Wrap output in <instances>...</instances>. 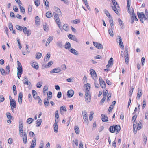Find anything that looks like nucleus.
Returning a JSON list of instances; mask_svg holds the SVG:
<instances>
[{
	"mask_svg": "<svg viewBox=\"0 0 148 148\" xmlns=\"http://www.w3.org/2000/svg\"><path fill=\"white\" fill-rule=\"evenodd\" d=\"M121 129V127L119 125H114L110 126L109 128V131L111 133H119Z\"/></svg>",
	"mask_w": 148,
	"mask_h": 148,
	"instance_id": "1",
	"label": "nucleus"
},
{
	"mask_svg": "<svg viewBox=\"0 0 148 148\" xmlns=\"http://www.w3.org/2000/svg\"><path fill=\"white\" fill-rule=\"evenodd\" d=\"M137 15L140 21L142 23L144 22V20H147L148 22V15H146L144 14L143 12H142L140 13L138 12Z\"/></svg>",
	"mask_w": 148,
	"mask_h": 148,
	"instance_id": "2",
	"label": "nucleus"
},
{
	"mask_svg": "<svg viewBox=\"0 0 148 148\" xmlns=\"http://www.w3.org/2000/svg\"><path fill=\"white\" fill-rule=\"evenodd\" d=\"M129 13L130 14H131L132 15L131 17V24L133 23L134 20L136 21H138V19L137 18L136 16L135 15L134 11L133 8L132 10V12L129 11Z\"/></svg>",
	"mask_w": 148,
	"mask_h": 148,
	"instance_id": "3",
	"label": "nucleus"
},
{
	"mask_svg": "<svg viewBox=\"0 0 148 148\" xmlns=\"http://www.w3.org/2000/svg\"><path fill=\"white\" fill-rule=\"evenodd\" d=\"M82 114L85 123L88 125V124L89 121L88 120V114L86 111H83L82 112Z\"/></svg>",
	"mask_w": 148,
	"mask_h": 148,
	"instance_id": "4",
	"label": "nucleus"
},
{
	"mask_svg": "<svg viewBox=\"0 0 148 148\" xmlns=\"http://www.w3.org/2000/svg\"><path fill=\"white\" fill-rule=\"evenodd\" d=\"M85 101L87 103L90 102L91 96L90 92L85 93Z\"/></svg>",
	"mask_w": 148,
	"mask_h": 148,
	"instance_id": "5",
	"label": "nucleus"
},
{
	"mask_svg": "<svg viewBox=\"0 0 148 148\" xmlns=\"http://www.w3.org/2000/svg\"><path fill=\"white\" fill-rule=\"evenodd\" d=\"M90 71V74L93 79L94 80H96L97 79V77L95 71L93 69H91Z\"/></svg>",
	"mask_w": 148,
	"mask_h": 148,
	"instance_id": "6",
	"label": "nucleus"
},
{
	"mask_svg": "<svg viewBox=\"0 0 148 148\" xmlns=\"http://www.w3.org/2000/svg\"><path fill=\"white\" fill-rule=\"evenodd\" d=\"M58 120L55 119V122L53 124V129L55 133H57L58 131Z\"/></svg>",
	"mask_w": 148,
	"mask_h": 148,
	"instance_id": "7",
	"label": "nucleus"
},
{
	"mask_svg": "<svg viewBox=\"0 0 148 148\" xmlns=\"http://www.w3.org/2000/svg\"><path fill=\"white\" fill-rule=\"evenodd\" d=\"M112 8L113 10L117 14V15H119V13L118 10V8H119V6L118 4L115 5L114 6H112Z\"/></svg>",
	"mask_w": 148,
	"mask_h": 148,
	"instance_id": "8",
	"label": "nucleus"
},
{
	"mask_svg": "<svg viewBox=\"0 0 148 148\" xmlns=\"http://www.w3.org/2000/svg\"><path fill=\"white\" fill-rule=\"evenodd\" d=\"M93 43L94 46L96 48L99 49H102L103 48V46L102 45L97 42H93Z\"/></svg>",
	"mask_w": 148,
	"mask_h": 148,
	"instance_id": "9",
	"label": "nucleus"
},
{
	"mask_svg": "<svg viewBox=\"0 0 148 148\" xmlns=\"http://www.w3.org/2000/svg\"><path fill=\"white\" fill-rule=\"evenodd\" d=\"M23 30L24 34H27V36H29L31 35V30H28L26 27H24V28L23 29Z\"/></svg>",
	"mask_w": 148,
	"mask_h": 148,
	"instance_id": "10",
	"label": "nucleus"
},
{
	"mask_svg": "<svg viewBox=\"0 0 148 148\" xmlns=\"http://www.w3.org/2000/svg\"><path fill=\"white\" fill-rule=\"evenodd\" d=\"M99 81L101 86L103 88H105L106 87V84L105 82L103 80L101 77L99 78Z\"/></svg>",
	"mask_w": 148,
	"mask_h": 148,
	"instance_id": "11",
	"label": "nucleus"
},
{
	"mask_svg": "<svg viewBox=\"0 0 148 148\" xmlns=\"http://www.w3.org/2000/svg\"><path fill=\"white\" fill-rule=\"evenodd\" d=\"M113 63V59L112 58H111L108 61V64L106 65L107 68H109L112 66Z\"/></svg>",
	"mask_w": 148,
	"mask_h": 148,
	"instance_id": "12",
	"label": "nucleus"
},
{
	"mask_svg": "<svg viewBox=\"0 0 148 148\" xmlns=\"http://www.w3.org/2000/svg\"><path fill=\"white\" fill-rule=\"evenodd\" d=\"M61 71V70L60 68H55L50 71L51 73H60Z\"/></svg>",
	"mask_w": 148,
	"mask_h": 148,
	"instance_id": "13",
	"label": "nucleus"
},
{
	"mask_svg": "<svg viewBox=\"0 0 148 148\" xmlns=\"http://www.w3.org/2000/svg\"><path fill=\"white\" fill-rule=\"evenodd\" d=\"M68 36L71 40L78 42L77 38L75 36L71 34H69L68 35Z\"/></svg>",
	"mask_w": 148,
	"mask_h": 148,
	"instance_id": "14",
	"label": "nucleus"
},
{
	"mask_svg": "<svg viewBox=\"0 0 148 148\" xmlns=\"http://www.w3.org/2000/svg\"><path fill=\"white\" fill-rule=\"evenodd\" d=\"M10 102L11 110H12L13 109L12 107L13 108H15L16 107V103L14 100H12V101H10Z\"/></svg>",
	"mask_w": 148,
	"mask_h": 148,
	"instance_id": "15",
	"label": "nucleus"
},
{
	"mask_svg": "<svg viewBox=\"0 0 148 148\" xmlns=\"http://www.w3.org/2000/svg\"><path fill=\"white\" fill-rule=\"evenodd\" d=\"M17 62L18 63L17 72H23L22 67L21 63L18 61H17Z\"/></svg>",
	"mask_w": 148,
	"mask_h": 148,
	"instance_id": "16",
	"label": "nucleus"
},
{
	"mask_svg": "<svg viewBox=\"0 0 148 148\" xmlns=\"http://www.w3.org/2000/svg\"><path fill=\"white\" fill-rule=\"evenodd\" d=\"M85 89L86 90L85 93L90 92L89 91L90 89V84L88 83L86 84L85 85Z\"/></svg>",
	"mask_w": 148,
	"mask_h": 148,
	"instance_id": "17",
	"label": "nucleus"
},
{
	"mask_svg": "<svg viewBox=\"0 0 148 148\" xmlns=\"http://www.w3.org/2000/svg\"><path fill=\"white\" fill-rule=\"evenodd\" d=\"M74 94V91L72 90H70L68 91L67 95L69 97H71L73 96Z\"/></svg>",
	"mask_w": 148,
	"mask_h": 148,
	"instance_id": "18",
	"label": "nucleus"
},
{
	"mask_svg": "<svg viewBox=\"0 0 148 148\" xmlns=\"http://www.w3.org/2000/svg\"><path fill=\"white\" fill-rule=\"evenodd\" d=\"M24 134L23 136H22L23 137V143L24 144H26L27 142V135L26 133L24 132Z\"/></svg>",
	"mask_w": 148,
	"mask_h": 148,
	"instance_id": "19",
	"label": "nucleus"
},
{
	"mask_svg": "<svg viewBox=\"0 0 148 148\" xmlns=\"http://www.w3.org/2000/svg\"><path fill=\"white\" fill-rule=\"evenodd\" d=\"M31 65L36 70L39 68V66L38 64L36 62H34L31 63Z\"/></svg>",
	"mask_w": 148,
	"mask_h": 148,
	"instance_id": "20",
	"label": "nucleus"
},
{
	"mask_svg": "<svg viewBox=\"0 0 148 148\" xmlns=\"http://www.w3.org/2000/svg\"><path fill=\"white\" fill-rule=\"evenodd\" d=\"M36 138H34L32 140L31 145L30 146V148H34L36 145Z\"/></svg>",
	"mask_w": 148,
	"mask_h": 148,
	"instance_id": "21",
	"label": "nucleus"
},
{
	"mask_svg": "<svg viewBox=\"0 0 148 148\" xmlns=\"http://www.w3.org/2000/svg\"><path fill=\"white\" fill-rule=\"evenodd\" d=\"M142 95V90L139 88L138 89V93L137 95V98L138 99H139L141 97Z\"/></svg>",
	"mask_w": 148,
	"mask_h": 148,
	"instance_id": "22",
	"label": "nucleus"
},
{
	"mask_svg": "<svg viewBox=\"0 0 148 148\" xmlns=\"http://www.w3.org/2000/svg\"><path fill=\"white\" fill-rule=\"evenodd\" d=\"M69 51L71 52L75 55H78V51L73 48H71Z\"/></svg>",
	"mask_w": 148,
	"mask_h": 148,
	"instance_id": "23",
	"label": "nucleus"
},
{
	"mask_svg": "<svg viewBox=\"0 0 148 148\" xmlns=\"http://www.w3.org/2000/svg\"><path fill=\"white\" fill-rule=\"evenodd\" d=\"M101 119L103 122H105L108 121V117L103 114L101 115Z\"/></svg>",
	"mask_w": 148,
	"mask_h": 148,
	"instance_id": "24",
	"label": "nucleus"
},
{
	"mask_svg": "<svg viewBox=\"0 0 148 148\" xmlns=\"http://www.w3.org/2000/svg\"><path fill=\"white\" fill-rule=\"evenodd\" d=\"M52 92L51 91H49L47 94V100H49L51 99L52 97Z\"/></svg>",
	"mask_w": 148,
	"mask_h": 148,
	"instance_id": "25",
	"label": "nucleus"
},
{
	"mask_svg": "<svg viewBox=\"0 0 148 148\" xmlns=\"http://www.w3.org/2000/svg\"><path fill=\"white\" fill-rule=\"evenodd\" d=\"M60 112L62 114L63 112V111H66L67 110L66 108L65 107L61 106L60 108Z\"/></svg>",
	"mask_w": 148,
	"mask_h": 148,
	"instance_id": "26",
	"label": "nucleus"
},
{
	"mask_svg": "<svg viewBox=\"0 0 148 148\" xmlns=\"http://www.w3.org/2000/svg\"><path fill=\"white\" fill-rule=\"evenodd\" d=\"M118 21L119 22V23L120 25L121 28L123 29L124 28V23L123 22V21H121V20L119 18L118 19Z\"/></svg>",
	"mask_w": 148,
	"mask_h": 148,
	"instance_id": "27",
	"label": "nucleus"
},
{
	"mask_svg": "<svg viewBox=\"0 0 148 148\" xmlns=\"http://www.w3.org/2000/svg\"><path fill=\"white\" fill-rule=\"evenodd\" d=\"M71 46V44L68 42H67L65 45V48L67 49H69V48H70Z\"/></svg>",
	"mask_w": 148,
	"mask_h": 148,
	"instance_id": "28",
	"label": "nucleus"
},
{
	"mask_svg": "<svg viewBox=\"0 0 148 148\" xmlns=\"http://www.w3.org/2000/svg\"><path fill=\"white\" fill-rule=\"evenodd\" d=\"M48 100H47L46 99H45L44 100V105L46 108H47L49 105V103Z\"/></svg>",
	"mask_w": 148,
	"mask_h": 148,
	"instance_id": "29",
	"label": "nucleus"
},
{
	"mask_svg": "<svg viewBox=\"0 0 148 148\" xmlns=\"http://www.w3.org/2000/svg\"><path fill=\"white\" fill-rule=\"evenodd\" d=\"M46 16L47 18H50L53 16V14L51 12L48 11L46 12Z\"/></svg>",
	"mask_w": 148,
	"mask_h": 148,
	"instance_id": "30",
	"label": "nucleus"
},
{
	"mask_svg": "<svg viewBox=\"0 0 148 148\" xmlns=\"http://www.w3.org/2000/svg\"><path fill=\"white\" fill-rule=\"evenodd\" d=\"M36 58L37 59H40L42 57V54L39 52H38L36 54Z\"/></svg>",
	"mask_w": 148,
	"mask_h": 148,
	"instance_id": "31",
	"label": "nucleus"
},
{
	"mask_svg": "<svg viewBox=\"0 0 148 148\" xmlns=\"http://www.w3.org/2000/svg\"><path fill=\"white\" fill-rule=\"evenodd\" d=\"M74 130L76 133L79 134V130L77 126H75L74 127Z\"/></svg>",
	"mask_w": 148,
	"mask_h": 148,
	"instance_id": "32",
	"label": "nucleus"
},
{
	"mask_svg": "<svg viewBox=\"0 0 148 148\" xmlns=\"http://www.w3.org/2000/svg\"><path fill=\"white\" fill-rule=\"evenodd\" d=\"M53 37L52 36H49L47 40V43H48V44H49V43L53 40Z\"/></svg>",
	"mask_w": 148,
	"mask_h": 148,
	"instance_id": "33",
	"label": "nucleus"
},
{
	"mask_svg": "<svg viewBox=\"0 0 148 148\" xmlns=\"http://www.w3.org/2000/svg\"><path fill=\"white\" fill-rule=\"evenodd\" d=\"M54 10L55 11L57 12L58 13H59L58 14L59 15L60 14H61V12L60 9L57 7H54Z\"/></svg>",
	"mask_w": 148,
	"mask_h": 148,
	"instance_id": "34",
	"label": "nucleus"
},
{
	"mask_svg": "<svg viewBox=\"0 0 148 148\" xmlns=\"http://www.w3.org/2000/svg\"><path fill=\"white\" fill-rule=\"evenodd\" d=\"M43 28L44 30L45 31H47L49 30L48 25L46 23H45V24L43 25Z\"/></svg>",
	"mask_w": 148,
	"mask_h": 148,
	"instance_id": "35",
	"label": "nucleus"
},
{
	"mask_svg": "<svg viewBox=\"0 0 148 148\" xmlns=\"http://www.w3.org/2000/svg\"><path fill=\"white\" fill-rule=\"evenodd\" d=\"M13 90L14 95H16L17 94V91L16 86L15 85H14L13 86Z\"/></svg>",
	"mask_w": 148,
	"mask_h": 148,
	"instance_id": "36",
	"label": "nucleus"
},
{
	"mask_svg": "<svg viewBox=\"0 0 148 148\" xmlns=\"http://www.w3.org/2000/svg\"><path fill=\"white\" fill-rule=\"evenodd\" d=\"M36 126L39 127L40 125L41 124L42 121L41 119H38L36 121Z\"/></svg>",
	"mask_w": 148,
	"mask_h": 148,
	"instance_id": "37",
	"label": "nucleus"
},
{
	"mask_svg": "<svg viewBox=\"0 0 148 148\" xmlns=\"http://www.w3.org/2000/svg\"><path fill=\"white\" fill-rule=\"evenodd\" d=\"M50 57V54H47L45 57V59H44L45 61H47L49 60Z\"/></svg>",
	"mask_w": 148,
	"mask_h": 148,
	"instance_id": "38",
	"label": "nucleus"
},
{
	"mask_svg": "<svg viewBox=\"0 0 148 148\" xmlns=\"http://www.w3.org/2000/svg\"><path fill=\"white\" fill-rule=\"evenodd\" d=\"M93 114L94 112H93L91 111L90 112V114L89 115V120L90 121H91L93 117Z\"/></svg>",
	"mask_w": 148,
	"mask_h": 148,
	"instance_id": "39",
	"label": "nucleus"
},
{
	"mask_svg": "<svg viewBox=\"0 0 148 148\" xmlns=\"http://www.w3.org/2000/svg\"><path fill=\"white\" fill-rule=\"evenodd\" d=\"M0 72L2 75H5L6 74V72H5V70L3 68H1L0 69Z\"/></svg>",
	"mask_w": 148,
	"mask_h": 148,
	"instance_id": "40",
	"label": "nucleus"
},
{
	"mask_svg": "<svg viewBox=\"0 0 148 148\" xmlns=\"http://www.w3.org/2000/svg\"><path fill=\"white\" fill-rule=\"evenodd\" d=\"M53 63V61H51L48 63L47 65H46L45 67H49L52 65Z\"/></svg>",
	"mask_w": 148,
	"mask_h": 148,
	"instance_id": "41",
	"label": "nucleus"
},
{
	"mask_svg": "<svg viewBox=\"0 0 148 148\" xmlns=\"http://www.w3.org/2000/svg\"><path fill=\"white\" fill-rule=\"evenodd\" d=\"M33 121V119L32 118H29L27 120V122L29 124H30Z\"/></svg>",
	"mask_w": 148,
	"mask_h": 148,
	"instance_id": "42",
	"label": "nucleus"
},
{
	"mask_svg": "<svg viewBox=\"0 0 148 148\" xmlns=\"http://www.w3.org/2000/svg\"><path fill=\"white\" fill-rule=\"evenodd\" d=\"M104 12L105 14L107 15V16L109 18L110 16V15L108 11L106 9H105L104 10Z\"/></svg>",
	"mask_w": 148,
	"mask_h": 148,
	"instance_id": "43",
	"label": "nucleus"
},
{
	"mask_svg": "<svg viewBox=\"0 0 148 148\" xmlns=\"http://www.w3.org/2000/svg\"><path fill=\"white\" fill-rule=\"evenodd\" d=\"M6 115L7 118L9 119L10 120L12 119V116H11V114L10 112H8L6 113Z\"/></svg>",
	"mask_w": 148,
	"mask_h": 148,
	"instance_id": "44",
	"label": "nucleus"
},
{
	"mask_svg": "<svg viewBox=\"0 0 148 148\" xmlns=\"http://www.w3.org/2000/svg\"><path fill=\"white\" fill-rule=\"evenodd\" d=\"M118 38L116 40V42L117 43H120V42H121L122 38L120 36H117Z\"/></svg>",
	"mask_w": 148,
	"mask_h": 148,
	"instance_id": "45",
	"label": "nucleus"
},
{
	"mask_svg": "<svg viewBox=\"0 0 148 148\" xmlns=\"http://www.w3.org/2000/svg\"><path fill=\"white\" fill-rule=\"evenodd\" d=\"M61 71L62 70H65L66 69V67L65 64H62L60 68Z\"/></svg>",
	"mask_w": 148,
	"mask_h": 148,
	"instance_id": "46",
	"label": "nucleus"
},
{
	"mask_svg": "<svg viewBox=\"0 0 148 148\" xmlns=\"http://www.w3.org/2000/svg\"><path fill=\"white\" fill-rule=\"evenodd\" d=\"M57 46L60 48H61L62 46V42H56Z\"/></svg>",
	"mask_w": 148,
	"mask_h": 148,
	"instance_id": "47",
	"label": "nucleus"
},
{
	"mask_svg": "<svg viewBox=\"0 0 148 148\" xmlns=\"http://www.w3.org/2000/svg\"><path fill=\"white\" fill-rule=\"evenodd\" d=\"M37 97L38 103L40 105H41L42 104V101L41 99L39 96H37Z\"/></svg>",
	"mask_w": 148,
	"mask_h": 148,
	"instance_id": "48",
	"label": "nucleus"
},
{
	"mask_svg": "<svg viewBox=\"0 0 148 148\" xmlns=\"http://www.w3.org/2000/svg\"><path fill=\"white\" fill-rule=\"evenodd\" d=\"M42 83L41 82H38L36 84L37 87L38 88H40L42 86Z\"/></svg>",
	"mask_w": 148,
	"mask_h": 148,
	"instance_id": "49",
	"label": "nucleus"
},
{
	"mask_svg": "<svg viewBox=\"0 0 148 148\" xmlns=\"http://www.w3.org/2000/svg\"><path fill=\"white\" fill-rule=\"evenodd\" d=\"M63 29L66 31H68L69 29V28H68V26L67 24H64V25L63 27Z\"/></svg>",
	"mask_w": 148,
	"mask_h": 148,
	"instance_id": "50",
	"label": "nucleus"
},
{
	"mask_svg": "<svg viewBox=\"0 0 148 148\" xmlns=\"http://www.w3.org/2000/svg\"><path fill=\"white\" fill-rule=\"evenodd\" d=\"M24 80V81L23 83L24 84L29 85L31 84L30 82L27 79Z\"/></svg>",
	"mask_w": 148,
	"mask_h": 148,
	"instance_id": "51",
	"label": "nucleus"
},
{
	"mask_svg": "<svg viewBox=\"0 0 148 148\" xmlns=\"http://www.w3.org/2000/svg\"><path fill=\"white\" fill-rule=\"evenodd\" d=\"M108 32L109 34H110V35L111 36L113 37L114 36V34H113V31L112 29H109L108 30Z\"/></svg>",
	"mask_w": 148,
	"mask_h": 148,
	"instance_id": "52",
	"label": "nucleus"
},
{
	"mask_svg": "<svg viewBox=\"0 0 148 148\" xmlns=\"http://www.w3.org/2000/svg\"><path fill=\"white\" fill-rule=\"evenodd\" d=\"M8 25H9V29H10V31H13V25H12V23H9Z\"/></svg>",
	"mask_w": 148,
	"mask_h": 148,
	"instance_id": "53",
	"label": "nucleus"
},
{
	"mask_svg": "<svg viewBox=\"0 0 148 148\" xmlns=\"http://www.w3.org/2000/svg\"><path fill=\"white\" fill-rule=\"evenodd\" d=\"M35 5L37 7L40 4V2L39 0H35L34 1Z\"/></svg>",
	"mask_w": 148,
	"mask_h": 148,
	"instance_id": "54",
	"label": "nucleus"
},
{
	"mask_svg": "<svg viewBox=\"0 0 148 148\" xmlns=\"http://www.w3.org/2000/svg\"><path fill=\"white\" fill-rule=\"evenodd\" d=\"M59 118V115L58 113V111L56 110L55 112V119L58 120V119Z\"/></svg>",
	"mask_w": 148,
	"mask_h": 148,
	"instance_id": "55",
	"label": "nucleus"
},
{
	"mask_svg": "<svg viewBox=\"0 0 148 148\" xmlns=\"http://www.w3.org/2000/svg\"><path fill=\"white\" fill-rule=\"evenodd\" d=\"M17 41L18 42V46L20 49H21L22 48V46L21 45L20 41V40L17 39Z\"/></svg>",
	"mask_w": 148,
	"mask_h": 148,
	"instance_id": "56",
	"label": "nucleus"
},
{
	"mask_svg": "<svg viewBox=\"0 0 148 148\" xmlns=\"http://www.w3.org/2000/svg\"><path fill=\"white\" fill-rule=\"evenodd\" d=\"M44 3L47 7H49V3L47 1V0H43Z\"/></svg>",
	"mask_w": 148,
	"mask_h": 148,
	"instance_id": "57",
	"label": "nucleus"
},
{
	"mask_svg": "<svg viewBox=\"0 0 148 148\" xmlns=\"http://www.w3.org/2000/svg\"><path fill=\"white\" fill-rule=\"evenodd\" d=\"M16 28L19 30L21 31L23 29V27L19 25H16Z\"/></svg>",
	"mask_w": 148,
	"mask_h": 148,
	"instance_id": "58",
	"label": "nucleus"
},
{
	"mask_svg": "<svg viewBox=\"0 0 148 148\" xmlns=\"http://www.w3.org/2000/svg\"><path fill=\"white\" fill-rule=\"evenodd\" d=\"M130 2L127 3V9H128V12L129 11H130L131 12H132V11H131L130 10Z\"/></svg>",
	"mask_w": 148,
	"mask_h": 148,
	"instance_id": "59",
	"label": "nucleus"
},
{
	"mask_svg": "<svg viewBox=\"0 0 148 148\" xmlns=\"http://www.w3.org/2000/svg\"><path fill=\"white\" fill-rule=\"evenodd\" d=\"M143 140L144 141L145 145L147 140V137L145 135H144L143 137Z\"/></svg>",
	"mask_w": 148,
	"mask_h": 148,
	"instance_id": "60",
	"label": "nucleus"
},
{
	"mask_svg": "<svg viewBox=\"0 0 148 148\" xmlns=\"http://www.w3.org/2000/svg\"><path fill=\"white\" fill-rule=\"evenodd\" d=\"M44 146V143L43 141H41L40 143L39 148H43Z\"/></svg>",
	"mask_w": 148,
	"mask_h": 148,
	"instance_id": "61",
	"label": "nucleus"
},
{
	"mask_svg": "<svg viewBox=\"0 0 148 148\" xmlns=\"http://www.w3.org/2000/svg\"><path fill=\"white\" fill-rule=\"evenodd\" d=\"M95 82H94V85L95 87L97 88H98L99 86V84L96 81V80H95Z\"/></svg>",
	"mask_w": 148,
	"mask_h": 148,
	"instance_id": "62",
	"label": "nucleus"
},
{
	"mask_svg": "<svg viewBox=\"0 0 148 148\" xmlns=\"http://www.w3.org/2000/svg\"><path fill=\"white\" fill-rule=\"evenodd\" d=\"M40 21V19L38 16H37L35 17V23H38Z\"/></svg>",
	"mask_w": 148,
	"mask_h": 148,
	"instance_id": "63",
	"label": "nucleus"
},
{
	"mask_svg": "<svg viewBox=\"0 0 148 148\" xmlns=\"http://www.w3.org/2000/svg\"><path fill=\"white\" fill-rule=\"evenodd\" d=\"M48 87L47 86H45L43 89V93H45L46 91L47 90Z\"/></svg>",
	"mask_w": 148,
	"mask_h": 148,
	"instance_id": "64",
	"label": "nucleus"
}]
</instances>
